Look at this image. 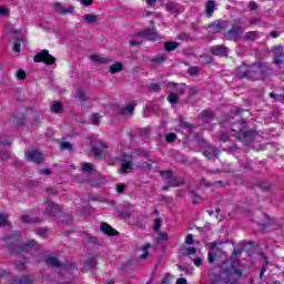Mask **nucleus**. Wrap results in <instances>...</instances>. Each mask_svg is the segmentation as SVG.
Instances as JSON below:
<instances>
[{
  "mask_svg": "<svg viewBox=\"0 0 284 284\" xmlns=\"http://www.w3.org/2000/svg\"><path fill=\"white\" fill-rule=\"evenodd\" d=\"M280 36H281V33H280L278 31H272V32H271V37H272L273 39H278Z\"/></svg>",
  "mask_w": 284,
  "mask_h": 284,
  "instance_id": "61",
  "label": "nucleus"
},
{
  "mask_svg": "<svg viewBox=\"0 0 284 284\" xmlns=\"http://www.w3.org/2000/svg\"><path fill=\"white\" fill-rule=\"evenodd\" d=\"M8 159H10V152L1 151L0 161H8Z\"/></svg>",
  "mask_w": 284,
  "mask_h": 284,
  "instance_id": "48",
  "label": "nucleus"
},
{
  "mask_svg": "<svg viewBox=\"0 0 284 284\" xmlns=\"http://www.w3.org/2000/svg\"><path fill=\"white\" fill-rule=\"evenodd\" d=\"M149 90L156 92V90H159V84H150Z\"/></svg>",
  "mask_w": 284,
  "mask_h": 284,
  "instance_id": "62",
  "label": "nucleus"
},
{
  "mask_svg": "<svg viewBox=\"0 0 284 284\" xmlns=\"http://www.w3.org/2000/svg\"><path fill=\"white\" fill-rule=\"evenodd\" d=\"M118 161L122 162V166L120 169V172H122V174H128L132 172V155L123 153L118 158Z\"/></svg>",
  "mask_w": 284,
  "mask_h": 284,
  "instance_id": "5",
  "label": "nucleus"
},
{
  "mask_svg": "<svg viewBox=\"0 0 284 284\" xmlns=\"http://www.w3.org/2000/svg\"><path fill=\"white\" fill-rule=\"evenodd\" d=\"M229 139H230V135H227V133L220 134V141H223V143H225Z\"/></svg>",
  "mask_w": 284,
  "mask_h": 284,
  "instance_id": "57",
  "label": "nucleus"
},
{
  "mask_svg": "<svg viewBox=\"0 0 284 284\" xmlns=\"http://www.w3.org/2000/svg\"><path fill=\"white\" fill-rule=\"evenodd\" d=\"M51 111H53L55 114H61L63 112V105L59 101H54L51 104Z\"/></svg>",
  "mask_w": 284,
  "mask_h": 284,
  "instance_id": "26",
  "label": "nucleus"
},
{
  "mask_svg": "<svg viewBox=\"0 0 284 284\" xmlns=\"http://www.w3.org/2000/svg\"><path fill=\"white\" fill-rule=\"evenodd\" d=\"M17 79H19L20 81H23V79H26V71L23 70H18L16 73Z\"/></svg>",
  "mask_w": 284,
  "mask_h": 284,
  "instance_id": "49",
  "label": "nucleus"
},
{
  "mask_svg": "<svg viewBox=\"0 0 284 284\" xmlns=\"http://www.w3.org/2000/svg\"><path fill=\"white\" fill-rule=\"evenodd\" d=\"M211 252H209V263H214L215 258H216V253H214V250H219V247H216V242L212 243L210 246Z\"/></svg>",
  "mask_w": 284,
  "mask_h": 284,
  "instance_id": "25",
  "label": "nucleus"
},
{
  "mask_svg": "<svg viewBox=\"0 0 284 284\" xmlns=\"http://www.w3.org/2000/svg\"><path fill=\"white\" fill-rule=\"evenodd\" d=\"M82 172H92V164L84 162L82 164Z\"/></svg>",
  "mask_w": 284,
  "mask_h": 284,
  "instance_id": "47",
  "label": "nucleus"
},
{
  "mask_svg": "<svg viewBox=\"0 0 284 284\" xmlns=\"http://www.w3.org/2000/svg\"><path fill=\"white\" fill-rule=\"evenodd\" d=\"M21 41H22V38L20 36L13 42V52H17V54H19V52H21Z\"/></svg>",
  "mask_w": 284,
  "mask_h": 284,
  "instance_id": "32",
  "label": "nucleus"
},
{
  "mask_svg": "<svg viewBox=\"0 0 284 284\" xmlns=\"http://www.w3.org/2000/svg\"><path fill=\"white\" fill-rule=\"evenodd\" d=\"M243 39L245 41H255V39H258V32L256 31H248L244 34Z\"/></svg>",
  "mask_w": 284,
  "mask_h": 284,
  "instance_id": "28",
  "label": "nucleus"
},
{
  "mask_svg": "<svg viewBox=\"0 0 284 284\" xmlns=\"http://www.w3.org/2000/svg\"><path fill=\"white\" fill-rule=\"evenodd\" d=\"M243 273L234 268V260H226L222 267L213 268L209 274L211 284H239Z\"/></svg>",
  "mask_w": 284,
  "mask_h": 284,
  "instance_id": "1",
  "label": "nucleus"
},
{
  "mask_svg": "<svg viewBox=\"0 0 284 284\" xmlns=\"http://www.w3.org/2000/svg\"><path fill=\"white\" fill-rule=\"evenodd\" d=\"M231 132H233V136H236L239 141H243L244 143L252 141L256 134L254 131L247 130V123L243 121L233 124Z\"/></svg>",
  "mask_w": 284,
  "mask_h": 284,
  "instance_id": "3",
  "label": "nucleus"
},
{
  "mask_svg": "<svg viewBox=\"0 0 284 284\" xmlns=\"http://www.w3.org/2000/svg\"><path fill=\"white\" fill-rule=\"evenodd\" d=\"M176 48H181V43L176 41H166L164 42L165 52H174Z\"/></svg>",
  "mask_w": 284,
  "mask_h": 284,
  "instance_id": "23",
  "label": "nucleus"
},
{
  "mask_svg": "<svg viewBox=\"0 0 284 284\" xmlns=\"http://www.w3.org/2000/svg\"><path fill=\"white\" fill-rule=\"evenodd\" d=\"M185 243L186 245H192L194 243V235L192 234L186 235Z\"/></svg>",
  "mask_w": 284,
  "mask_h": 284,
  "instance_id": "52",
  "label": "nucleus"
},
{
  "mask_svg": "<svg viewBox=\"0 0 284 284\" xmlns=\"http://www.w3.org/2000/svg\"><path fill=\"white\" fill-rule=\"evenodd\" d=\"M129 45L131 48H141V45H143V36H135L133 37L130 41H129Z\"/></svg>",
  "mask_w": 284,
  "mask_h": 284,
  "instance_id": "21",
  "label": "nucleus"
},
{
  "mask_svg": "<svg viewBox=\"0 0 284 284\" xmlns=\"http://www.w3.org/2000/svg\"><path fill=\"white\" fill-rule=\"evenodd\" d=\"M26 156L32 163H43V153L37 150L27 151Z\"/></svg>",
  "mask_w": 284,
  "mask_h": 284,
  "instance_id": "8",
  "label": "nucleus"
},
{
  "mask_svg": "<svg viewBox=\"0 0 284 284\" xmlns=\"http://www.w3.org/2000/svg\"><path fill=\"white\" fill-rule=\"evenodd\" d=\"M103 150H108V144L102 140H95L92 144V153L95 159H103Z\"/></svg>",
  "mask_w": 284,
  "mask_h": 284,
  "instance_id": "7",
  "label": "nucleus"
},
{
  "mask_svg": "<svg viewBox=\"0 0 284 284\" xmlns=\"http://www.w3.org/2000/svg\"><path fill=\"white\" fill-rule=\"evenodd\" d=\"M166 10H169L171 14H181V12H183V7L179 6L176 2H169L166 4Z\"/></svg>",
  "mask_w": 284,
  "mask_h": 284,
  "instance_id": "17",
  "label": "nucleus"
},
{
  "mask_svg": "<svg viewBox=\"0 0 284 284\" xmlns=\"http://www.w3.org/2000/svg\"><path fill=\"white\" fill-rule=\"evenodd\" d=\"M3 225H8V215L0 213V227Z\"/></svg>",
  "mask_w": 284,
  "mask_h": 284,
  "instance_id": "42",
  "label": "nucleus"
},
{
  "mask_svg": "<svg viewBox=\"0 0 284 284\" xmlns=\"http://www.w3.org/2000/svg\"><path fill=\"white\" fill-rule=\"evenodd\" d=\"M122 70H123V63H121V62H114V63L110 67L109 72H110L111 74H116V72H122Z\"/></svg>",
  "mask_w": 284,
  "mask_h": 284,
  "instance_id": "24",
  "label": "nucleus"
},
{
  "mask_svg": "<svg viewBox=\"0 0 284 284\" xmlns=\"http://www.w3.org/2000/svg\"><path fill=\"white\" fill-rule=\"evenodd\" d=\"M166 141H168V143H174V141H176V134H174V133H169V134L166 135Z\"/></svg>",
  "mask_w": 284,
  "mask_h": 284,
  "instance_id": "50",
  "label": "nucleus"
},
{
  "mask_svg": "<svg viewBox=\"0 0 284 284\" xmlns=\"http://www.w3.org/2000/svg\"><path fill=\"white\" fill-rule=\"evenodd\" d=\"M53 8H55V10L60 13V14H72L74 12V7L70 6V7H62L61 3L55 2L53 4Z\"/></svg>",
  "mask_w": 284,
  "mask_h": 284,
  "instance_id": "14",
  "label": "nucleus"
},
{
  "mask_svg": "<svg viewBox=\"0 0 284 284\" xmlns=\"http://www.w3.org/2000/svg\"><path fill=\"white\" fill-rule=\"evenodd\" d=\"M22 223H27L28 225H32V223H41V219L34 215H22L21 216Z\"/></svg>",
  "mask_w": 284,
  "mask_h": 284,
  "instance_id": "22",
  "label": "nucleus"
},
{
  "mask_svg": "<svg viewBox=\"0 0 284 284\" xmlns=\"http://www.w3.org/2000/svg\"><path fill=\"white\" fill-rule=\"evenodd\" d=\"M216 9V2L210 0L207 3H206V14L209 17H212V14H214V10Z\"/></svg>",
  "mask_w": 284,
  "mask_h": 284,
  "instance_id": "27",
  "label": "nucleus"
},
{
  "mask_svg": "<svg viewBox=\"0 0 284 284\" xmlns=\"http://www.w3.org/2000/svg\"><path fill=\"white\" fill-rule=\"evenodd\" d=\"M61 150H72V145L70 144V142H62L60 144Z\"/></svg>",
  "mask_w": 284,
  "mask_h": 284,
  "instance_id": "53",
  "label": "nucleus"
},
{
  "mask_svg": "<svg viewBox=\"0 0 284 284\" xmlns=\"http://www.w3.org/2000/svg\"><path fill=\"white\" fill-rule=\"evenodd\" d=\"M8 14V9L6 7H0V17H6Z\"/></svg>",
  "mask_w": 284,
  "mask_h": 284,
  "instance_id": "58",
  "label": "nucleus"
},
{
  "mask_svg": "<svg viewBox=\"0 0 284 284\" xmlns=\"http://www.w3.org/2000/svg\"><path fill=\"white\" fill-rule=\"evenodd\" d=\"M158 241H168V233H159Z\"/></svg>",
  "mask_w": 284,
  "mask_h": 284,
  "instance_id": "56",
  "label": "nucleus"
},
{
  "mask_svg": "<svg viewBox=\"0 0 284 284\" xmlns=\"http://www.w3.org/2000/svg\"><path fill=\"white\" fill-rule=\"evenodd\" d=\"M151 247H152V244L150 243H146L143 246V258H148V256H150V253L148 252V250H150Z\"/></svg>",
  "mask_w": 284,
  "mask_h": 284,
  "instance_id": "43",
  "label": "nucleus"
},
{
  "mask_svg": "<svg viewBox=\"0 0 284 284\" xmlns=\"http://www.w3.org/2000/svg\"><path fill=\"white\" fill-rule=\"evenodd\" d=\"M134 108H136L135 103H129L125 106L119 109V114L122 116H132V114H134Z\"/></svg>",
  "mask_w": 284,
  "mask_h": 284,
  "instance_id": "11",
  "label": "nucleus"
},
{
  "mask_svg": "<svg viewBox=\"0 0 284 284\" xmlns=\"http://www.w3.org/2000/svg\"><path fill=\"white\" fill-rule=\"evenodd\" d=\"M176 284H187V280H185V278H178Z\"/></svg>",
  "mask_w": 284,
  "mask_h": 284,
  "instance_id": "63",
  "label": "nucleus"
},
{
  "mask_svg": "<svg viewBox=\"0 0 284 284\" xmlns=\"http://www.w3.org/2000/svg\"><path fill=\"white\" fill-rule=\"evenodd\" d=\"M211 52L212 54H215V57H226L227 48L223 45L212 47Z\"/></svg>",
  "mask_w": 284,
  "mask_h": 284,
  "instance_id": "19",
  "label": "nucleus"
},
{
  "mask_svg": "<svg viewBox=\"0 0 284 284\" xmlns=\"http://www.w3.org/2000/svg\"><path fill=\"white\" fill-rule=\"evenodd\" d=\"M33 61L36 63H45V65H54V63H57V58L50 54V51L44 49L34 55Z\"/></svg>",
  "mask_w": 284,
  "mask_h": 284,
  "instance_id": "4",
  "label": "nucleus"
},
{
  "mask_svg": "<svg viewBox=\"0 0 284 284\" xmlns=\"http://www.w3.org/2000/svg\"><path fill=\"white\" fill-rule=\"evenodd\" d=\"M243 34V28L242 27H234L226 33V39H239Z\"/></svg>",
  "mask_w": 284,
  "mask_h": 284,
  "instance_id": "15",
  "label": "nucleus"
},
{
  "mask_svg": "<svg viewBox=\"0 0 284 284\" xmlns=\"http://www.w3.org/2000/svg\"><path fill=\"white\" fill-rule=\"evenodd\" d=\"M267 265H270V263L267 262V257L264 256V264L262 265V270L260 272V278H263V275L265 272H267Z\"/></svg>",
  "mask_w": 284,
  "mask_h": 284,
  "instance_id": "39",
  "label": "nucleus"
},
{
  "mask_svg": "<svg viewBox=\"0 0 284 284\" xmlns=\"http://www.w3.org/2000/svg\"><path fill=\"white\" fill-rule=\"evenodd\" d=\"M85 265L89 270H94V267H97V258L90 257L87 260Z\"/></svg>",
  "mask_w": 284,
  "mask_h": 284,
  "instance_id": "34",
  "label": "nucleus"
},
{
  "mask_svg": "<svg viewBox=\"0 0 284 284\" xmlns=\"http://www.w3.org/2000/svg\"><path fill=\"white\" fill-rule=\"evenodd\" d=\"M161 225H163V221L160 217H156L153 224L154 232H159L161 230Z\"/></svg>",
  "mask_w": 284,
  "mask_h": 284,
  "instance_id": "38",
  "label": "nucleus"
},
{
  "mask_svg": "<svg viewBox=\"0 0 284 284\" xmlns=\"http://www.w3.org/2000/svg\"><path fill=\"white\" fill-rule=\"evenodd\" d=\"M263 64L261 62H256L253 65L242 64L236 70V75L240 77V79H243L245 77L254 79H261L263 77Z\"/></svg>",
  "mask_w": 284,
  "mask_h": 284,
  "instance_id": "2",
  "label": "nucleus"
},
{
  "mask_svg": "<svg viewBox=\"0 0 284 284\" xmlns=\"http://www.w3.org/2000/svg\"><path fill=\"white\" fill-rule=\"evenodd\" d=\"M178 39H179L180 41H187V39H190V36H189L187 33H180V34L178 36Z\"/></svg>",
  "mask_w": 284,
  "mask_h": 284,
  "instance_id": "55",
  "label": "nucleus"
},
{
  "mask_svg": "<svg viewBox=\"0 0 284 284\" xmlns=\"http://www.w3.org/2000/svg\"><path fill=\"white\" fill-rule=\"evenodd\" d=\"M194 263H195V265L197 266V267H201V265H203V260H201V258H195L194 260Z\"/></svg>",
  "mask_w": 284,
  "mask_h": 284,
  "instance_id": "60",
  "label": "nucleus"
},
{
  "mask_svg": "<svg viewBox=\"0 0 284 284\" xmlns=\"http://www.w3.org/2000/svg\"><path fill=\"white\" fill-rule=\"evenodd\" d=\"M47 264L50 265L51 267H61V262H59V258L54 256H49L47 258Z\"/></svg>",
  "mask_w": 284,
  "mask_h": 284,
  "instance_id": "29",
  "label": "nucleus"
},
{
  "mask_svg": "<svg viewBox=\"0 0 284 284\" xmlns=\"http://www.w3.org/2000/svg\"><path fill=\"white\" fill-rule=\"evenodd\" d=\"M75 94H77V97H78V99L80 100V101H82V102H85V101H88V97L85 95V92L83 91V90H77L75 91Z\"/></svg>",
  "mask_w": 284,
  "mask_h": 284,
  "instance_id": "36",
  "label": "nucleus"
},
{
  "mask_svg": "<svg viewBox=\"0 0 284 284\" xmlns=\"http://www.w3.org/2000/svg\"><path fill=\"white\" fill-rule=\"evenodd\" d=\"M91 123L92 125H99V123H101V116L99 115V113H93L91 115Z\"/></svg>",
  "mask_w": 284,
  "mask_h": 284,
  "instance_id": "37",
  "label": "nucleus"
},
{
  "mask_svg": "<svg viewBox=\"0 0 284 284\" xmlns=\"http://www.w3.org/2000/svg\"><path fill=\"white\" fill-rule=\"evenodd\" d=\"M219 149L210 145L204 150V156H206V159H216V156H219Z\"/></svg>",
  "mask_w": 284,
  "mask_h": 284,
  "instance_id": "20",
  "label": "nucleus"
},
{
  "mask_svg": "<svg viewBox=\"0 0 284 284\" xmlns=\"http://www.w3.org/2000/svg\"><path fill=\"white\" fill-rule=\"evenodd\" d=\"M273 53H274V63H276V65L281 64L284 62V52H283V47H275L273 49Z\"/></svg>",
  "mask_w": 284,
  "mask_h": 284,
  "instance_id": "12",
  "label": "nucleus"
},
{
  "mask_svg": "<svg viewBox=\"0 0 284 284\" xmlns=\"http://www.w3.org/2000/svg\"><path fill=\"white\" fill-rule=\"evenodd\" d=\"M37 242L34 240L23 245V250H28V247H36Z\"/></svg>",
  "mask_w": 284,
  "mask_h": 284,
  "instance_id": "54",
  "label": "nucleus"
},
{
  "mask_svg": "<svg viewBox=\"0 0 284 284\" xmlns=\"http://www.w3.org/2000/svg\"><path fill=\"white\" fill-rule=\"evenodd\" d=\"M47 206L44 209L45 216H59L61 214V206L54 202H50V200L44 201Z\"/></svg>",
  "mask_w": 284,
  "mask_h": 284,
  "instance_id": "6",
  "label": "nucleus"
},
{
  "mask_svg": "<svg viewBox=\"0 0 284 284\" xmlns=\"http://www.w3.org/2000/svg\"><path fill=\"white\" fill-rule=\"evenodd\" d=\"M36 234H38V236H42V239H45L48 236V229H38L36 230Z\"/></svg>",
  "mask_w": 284,
  "mask_h": 284,
  "instance_id": "41",
  "label": "nucleus"
},
{
  "mask_svg": "<svg viewBox=\"0 0 284 284\" xmlns=\"http://www.w3.org/2000/svg\"><path fill=\"white\" fill-rule=\"evenodd\" d=\"M225 28H227V21L217 20L209 26V32L216 34L219 32H223Z\"/></svg>",
  "mask_w": 284,
  "mask_h": 284,
  "instance_id": "10",
  "label": "nucleus"
},
{
  "mask_svg": "<svg viewBox=\"0 0 284 284\" xmlns=\"http://www.w3.org/2000/svg\"><path fill=\"white\" fill-rule=\"evenodd\" d=\"M173 278H174V276H172V274H166L164 276V278L162 280L161 284H170V283H172Z\"/></svg>",
  "mask_w": 284,
  "mask_h": 284,
  "instance_id": "44",
  "label": "nucleus"
},
{
  "mask_svg": "<svg viewBox=\"0 0 284 284\" xmlns=\"http://www.w3.org/2000/svg\"><path fill=\"white\" fill-rule=\"evenodd\" d=\"M91 61H93V63H100V64H108V63H112V60L108 57H103V55H98V54H92L90 55Z\"/></svg>",
  "mask_w": 284,
  "mask_h": 284,
  "instance_id": "18",
  "label": "nucleus"
},
{
  "mask_svg": "<svg viewBox=\"0 0 284 284\" xmlns=\"http://www.w3.org/2000/svg\"><path fill=\"white\" fill-rule=\"evenodd\" d=\"M144 39H146V41H159V39H161V36H159V33H156L155 29H146L144 30Z\"/></svg>",
  "mask_w": 284,
  "mask_h": 284,
  "instance_id": "13",
  "label": "nucleus"
},
{
  "mask_svg": "<svg viewBox=\"0 0 284 284\" xmlns=\"http://www.w3.org/2000/svg\"><path fill=\"white\" fill-rule=\"evenodd\" d=\"M20 284H30L32 283V278L30 276H23L21 280H19Z\"/></svg>",
  "mask_w": 284,
  "mask_h": 284,
  "instance_id": "51",
  "label": "nucleus"
},
{
  "mask_svg": "<svg viewBox=\"0 0 284 284\" xmlns=\"http://www.w3.org/2000/svg\"><path fill=\"white\" fill-rule=\"evenodd\" d=\"M192 254H196V248L190 246V247H186L183 252V255L184 256H192Z\"/></svg>",
  "mask_w": 284,
  "mask_h": 284,
  "instance_id": "40",
  "label": "nucleus"
},
{
  "mask_svg": "<svg viewBox=\"0 0 284 284\" xmlns=\"http://www.w3.org/2000/svg\"><path fill=\"white\" fill-rule=\"evenodd\" d=\"M213 118H214V113L212 111L205 110L201 113L202 121H207L209 119H213Z\"/></svg>",
  "mask_w": 284,
  "mask_h": 284,
  "instance_id": "33",
  "label": "nucleus"
},
{
  "mask_svg": "<svg viewBox=\"0 0 284 284\" xmlns=\"http://www.w3.org/2000/svg\"><path fill=\"white\" fill-rule=\"evenodd\" d=\"M160 175L165 181H169L171 187H179V185H183V182H176V178H173L172 171H160Z\"/></svg>",
  "mask_w": 284,
  "mask_h": 284,
  "instance_id": "9",
  "label": "nucleus"
},
{
  "mask_svg": "<svg viewBox=\"0 0 284 284\" xmlns=\"http://www.w3.org/2000/svg\"><path fill=\"white\" fill-rule=\"evenodd\" d=\"M168 101L172 103L173 105L179 103V94L176 93H170L168 97Z\"/></svg>",
  "mask_w": 284,
  "mask_h": 284,
  "instance_id": "35",
  "label": "nucleus"
},
{
  "mask_svg": "<svg viewBox=\"0 0 284 284\" xmlns=\"http://www.w3.org/2000/svg\"><path fill=\"white\" fill-rule=\"evenodd\" d=\"M115 190H116L118 194H123L125 192V184H123V183L116 184Z\"/></svg>",
  "mask_w": 284,
  "mask_h": 284,
  "instance_id": "45",
  "label": "nucleus"
},
{
  "mask_svg": "<svg viewBox=\"0 0 284 284\" xmlns=\"http://www.w3.org/2000/svg\"><path fill=\"white\" fill-rule=\"evenodd\" d=\"M83 20L85 23H97V21H99V18L95 14L87 13L83 16Z\"/></svg>",
  "mask_w": 284,
  "mask_h": 284,
  "instance_id": "30",
  "label": "nucleus"
},
{
  "mask_svg": "<svg viewBox=\"0 0 284 284\" xmlns=\"http://www.w3.org/2000/svg\"><path fill=\"white\" fill-rule=\"evenodd\" d=\"M250 8L251 10H256V2H251Z\"/></svg>",
  "mask_w": 284,
  "mask_h": 284,
  "instance_id": "64",
  "label": "nucleus"
},
{
  "mask_svg": "<svg viewBox=\"0 0 284 284\" xmlns=\"http://www.w3.org/2000/svg\"><path fill=\"white\" fill-rule=\"evenodd\" d=\"M199 71H200L199 67H191V68L189 69V74H190L191 77H196V75L199 74Z\"/></svg>",
  "mask_w": 284,
  "mask_h": 284,
  "instance_id": "46",
  "label": "nucleus"
},
{
  "mask_svg": "<svg viewBox=\"0 0 284 284\" xmlns=\"http://www.w3.org/2000/svg\"><path fill=\"white\" fill-rule=\"evenodd\" d=\"M81 3L85 7L92 6L93 1L92 0H81Z\"/></svg>",
  "mask_w": 284,
  "mask_h": 284,
  "instance_id": "59",
  "label": "nucleus"
},
{
  "mask_svg": "<svg viewBox=\"0 0 284 284\" xmlns=\"http://www.w3.org/2000/svg\"><path fill=\"white\" fill-rule=\"evenodd\" d=\"M103 234H106V236H119V233L112 229V226L105 222H103L100 226Z\"/></svg>",
  "mask_w": 284,
  "mask_h": 284,
  "instance_id": "16",
  "label": "nucleus"
},
{
  "mask_svg": "<svg viewBox=\"0 0 284 284\" xmlns=\"http://www.w3.org/2000/svg\"><path fill=\"white\" fill-rule=\"evenodd\" d=\"M191 201H192V203H195V204L203 203V197H201V195L196 194V192L191 191Z\"/></svg>",
  "mask_w": 284,
  "mask_h": 284,
  "instance_id": "31",
  "label": "nucleus"
}]
</instances>
